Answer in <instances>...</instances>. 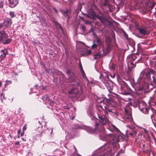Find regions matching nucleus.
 <instances>
[{
    "mask_svg": "<svg viewBox=\"0 0 156 156\" xmlns=\"http://www.w3.org/2000/svg\"><path fill=\"white\" fill-rule=\"evenodd\" d=\"M95 122V131L100 132L101 136H102V133H104L105 129L102 126L105 124L108 121V118L105 115L101 114V112L98 114V118H95L94 119Z\"/></svg>",
    "mask_w": 156,
    "mask_h": 156,
    "instance_id": "nucleus-1",
    "label": "nucleus"
},
{
    "mask_svg": "<svg viewBox=\"0 0 156 156\" xmlns=\"http://www.w3.org/2000/svg\"><path fill=\"white\" fill-rule=\"evenodd\" d=\"M155 71L153 69H145L141 73L140 77L143 76L145 80L150 82H153V85H154V87H156V81L155 80Z\"/></svg>",
    "mask_w": 156,
    "mask_h": 156,
    "instance_id": "nucleus-2",
    "label": "nucleus"
},
{
    "mask_svg": "<svg viewBox=\"0 0 156 156\" xmlns=\"http://www.w3.org/2000/svg\"><path fill=\"white\" fill-rule=\"evenodd\" d=\"M87 17L93 20H95L96 18H98L100 21L101 23L105 25V26H106L107 25L108 23L110 24H112L110 21L107 20L102 16L96 15L94 13H93L91 15L89 14L88 15Z\"/></svg>",
    "mask_w": 156,
    "mask_h": 156,
    "instance_id": "nucleus-3",
    "label": "nucleus"
},
{
    "mask_svg": "<svg viewBox=\"0 0 156 156\" xmlns=\"http://www.w3.org/2000/svg\"><path fill=\"white\" fill-rule=\"evenodd\" d=\"M139 108L145 114H149V112H154L155 110L152 108H147L146 103L144 101H141L139 104Z\"/></svg>",
    "mask_w": 156,
    "mask_h": 156,
    "instance_id": "nucleus-4",
    "label": "nucleus"
},
{
    "mask_svg": "<svg viewBox=\"0 0 156 156\" xmlns=\"http://www.w3.org/2000/svg\"><path fill=\"white\" fill-rule=\"evenodd\" d=\"M116 106L115 105H112V107H105V106L104 108H102L103 110L105 112L107 113H110L112 114L117 115L118 114V112L115 107Z\"/></svg>",
    "mask_w": 156,
    "mask_h": 156,
    "instance_id": "nucleus-5",
    "label": "nucleus"
},
{
    "mask_svg": "<svg viewBox=\"0 0 156 156\" xmlns=\"http://www.w3.org/2000/svg\"><path fill=\"white\" fill-rule=\"evenodd\" d=\"M129 88L125 83L124 82L121 86V94L123 95H127L129 94L128 92L129 90Z\"/></svg>",
    "mask_w": 156,
    "mask_h": 156,
    "instance_id": "nucleus-6",
    "label": "nucleus"
},
{
    "mask_svg": "<svg viewBox=\"0 0 156 156\" xmlns=\"http://www.w3.org/2000/svg\"><path fill=\"white\" fill-rule=\"evenodd\" d=\"M102 5L103 7L108 8L109 12L112 11L113 9V6L110 4L109 0H105Z\"/></svg>",
    "mask_w": 156,
    "mask_h": 156,
    "instance_id": "nucleus-7",
    "label": "nucleus"
},
{
    "mask_svg": "<svg viewBox=\"0 0 156 156\" xmlns=\"http://www.w3.org/2000/svg\"><path fill=\"white\" fill-rule=\"evenodd\" d=\"M42 126L36 128L34 131V133L38 137H41L42 136V134L44 131L42 128Z\"/></svg>",
    "mask_w": 156,
    "mask_h": 156,
    "instance_id": "nucleus-8",
    "label": "nucleus"
},
{
    "mask_svg": "<svg viewBox=\"0 0 156 156\" xmlns=\"http://www.w3.org/2000/svg\"><path fill=\"white\" fill-rule=\"evenodd\" d=\"M142 87H140L138 88V90L141 91L143 90H144L145 91L149 90V86L148 83L147 82H143L142 83Z\"/></svg>",
    "mask_w": 156,
    "mask_h": 156,
    "instance_id": "nucleus-9",
    "label": "nucleus"
},
{
    "mask_svg": "<svg viewBox=\"0 0 156 156\" xmlns=\"http://www.w3.org/2000/svg\"><path fill=\"white\" fill-rule=\"evenodd\" d=\"M12 20L7 18L4 20L3 23L5 26V28H6L9 27L12 24Z\"/></svg>",
    "mask_w": 156,
    "mask_h": 156,
    "instance_id": "nucleus-10",
    "label": "nucleus"
},
{
    "mask_svg": "<svg viewBox=\"0 0 156 156\" xmlns=\"http://www.w3.org/2000/svg\"><path fill=\"white\" fill-rule=\"evenodd\" d=\"M9 37L8 34L4 30L0 31V41H2L3 39Z\"/></svg>",
    "mask_w": 156,
    "mask_h": 156,
    "instance_id": "nucleus-11",
    "label": "nucleus"
},
{
    "mask_svg": "<svg viewBox=\"0 0 156 156\" xmlns=\"http://www.w3.org/2000/svg\"><path fill=\"white\" fill-rule=\"evenodd\" d=\"M137 29L138 30L139 33L141 34L145 35L148 34L147 31L145 29L143 28H140V27H137Z\"/></svg>",
    "mask_w": 156,
    "mask_h": 156,
    "instance_id": "nucleus-12",
    "label": "nucleus"
},
{
    "mask_svg": "<svg viewBox=\"0 0 156 156\" xmlns=\"http://www.w3.org/2000/svg\"><path fill=\"white\" fill-rule=\"evenodd\" d=\"M91 54V50H86L83 51L81 54V56H87Z\"/></svg>",
    "mask_w": 156,
    "mask_h": 156,
    "instance_id": "nucleus-13",
    "label": "nucleus"
},
{
    "mask_svg": "<svg viewBox=\"0 0 156 156\" xmlns=\"http://www.w3.org/2000/svg\"><path fill=\"white\" fill-rule=\"evenodd\" d=\"M19 0H12V1H10V5L12 8L15 7L18 4Z\"/></svg>",
    "mask_w": 156,
    "mask_h": 156,
    "instance_id": "nucleus-14",
    "label": "nucleus"
},
{
    "mask_svg": "<svg viewBox=\"0 0 156 156\" xmlns=\"http://www.w3.org/2000/svg\"><path fill=\"white\" fill-rule=\"evenodd\" d=\"M5 39V40L4 39H3L2 41H1L4 45L10 44L12 41V38H7Z\"/></svg>",
    "mask_w": 156,
    "mask_h": 156,
    "instance_id": "nucleus-15",
    "label": "nucleus"
},
{
    "mask_svg": "<svg viewBox=\"0 0 156 156\" xmlns=\"http://www.w3.org/2000/svg\"><path fill=\"white\" fill-rule=\"evenodd\" d=\"M1 52L3 53L0 56V58H4L6 57V55L8 54V51L5 49H2Z\"/></svg>",
    "mask_w": 156,
    "mask_h": 156,
    "instance_id": "nucleus-16",
    "label": "nucleus"
},
{
    "mask_svg": "<svg viewBox=\"0 0 156 156\" xmlns=\"http://www.w3.org/2000/svg\"><path fill=\"white\" fill-rule=\"evenodd\" d=\"M136 58L137 57H136V55L133 54L130 55L128 57V58L129 61H133L136 59Z\"/></svg>",
    "mask_w": 156,
    "mask_h": 156,
    "instance_id": "nucleus-17",
    "label": "nucleus"
},
{
    "mask_svg": "<svg viewBox=\"0 0 156 156\" xmlns=\"http://www.w3.org/2000/svg\"><path fill=\"white\" fill-rule=\"evenodd\" d=\"M107 48L106 49V53L105 54H108L109 52L112 49V45L111 43H107Z\"/></svg>",
    "mask_w": 156,
    "mask_h": 156,
    "instance_id": "nucleus-18",
    "label": "nucleus"
},
{
    "mask_svg": "<svg viewBox=\"0 0 156 156\" xmlns=\"http://www.w3.org/2000/svg\"><path fill=\"white\" fill-rule=\"evenodd\" d=\"M69 11L67 9H66L65 10H63L62 11V13L64 15V16L66 18H67L68 19L69 18Z\"/></svg>",
    "mask_w": 156,
    "mask_h": 156,
    "instance_id": "nucleus-19",
    "label": "nucleus"
},
{
    "mask_svg": "<svg viewBox=\"0 0 156 156\" xmlns=\"http://www.w3.org/2000/svg\"><path fill=\"white\" fill-rule=\"evenodd\" d=\"M42 99L44 101H46V103H47V101H50L48 96L47 94L43 96L42 97Z\"/></svg>",
    "mask_w": 156,
    "mask_h": 156,
    "instance_id": "nucleus-20",
    "label": "nucleus"
},
{
    "mask_svg": "<svg viewBox=\"0 0 156 156\" xmlns=\"http://www.w3.org/2000/svg\"><path fill=\"white\" fill-rule=\"evenodd\" d=\"M130 129L131 130L132 132L135 134V135H136L137 133V131L136 128L135 127H132L130 128Z\"/></svg>",
    "mask_w": 156,
    "mask_h": 156,
    "instance_id": "nucleus-21",
    "label": "nucleus"
},
{
    "mask_svg": "<svg viewBox=\"0 0 156 156\" xmlns=\"http://www.w3.org/2000/svg\"><path fill=\"white\" fill-rule=\"evenodd\" d=\"M93 56L94 59H96L97 58H99L101 56V55L100 53H99L94 54Z\"/></svg>",
    "mask_w": 156,
    "mask_h": 156,
    "instance_id": "nucleus-22",
    "label": "nucleus"
},
{
    "mask_svg": "<svg viewBox=\"0 0 156 156\" xmlns=\"http://www.w3.org/2000/svg\"><path fill=\"white\" fill-rule=\"evenodd\" d=\"M45 71L46 73L49 74H51L54 72L52 69H46Z\"/></svg>",
    "mask_w": 156,
    "mask_h": 156,
    "instance_id": "nucleus-23",
    "label": "nucleus"
},
{
    "mask_svg": "<svg viewBox=\"0 0 156 156\" xmlns=\"http://www.w3.org/2000/svg\"><path fill=\"white\" fill-rule=\"evenodd\" d=\"M9 14L11 18H13L16 16V15L15 14L14 12H13L10 11L9 12Z\"/></svg>",
    "mask_w": 156,
    "mask_h": 156,
    "instance_id": "nucleus-24",
    "label": "nucleus"
},
{
    "mask_svg": "<svg viewBox=\"0 0 156 156\" xmlns=\"http://www.w3.org/2000/svg\"><path fill=\"white\" fill-rule=\"evenodd\" d=\"M96 42L97 44H98L99 45H101L102 41L101 40L98 38H97V40L96 41Z\"/></svg>",
    "mask_w": 156,
    "mask_h": 156,
    "instance_id": "nucleus-25",
    "label": "nucleus"
},
{
    "mask_svg": "<svg viewBox=\"0 0 156 156\" xmlns=\"http://www.w3.org/2000/svg\"><path fill=\"white\" fill-rule=\"evenodd\" d=\"M5 26L4 25L3 23H0V31H2V30H1L2 29H5Z\"/></svg>",
    "mask_w": 156,
    "mask_h": 156,
    "instance_id": "nucleus-26",
    "label": "nucleus"
},
{
    "mask_svg": "<svg viewBox=\"0 0 156 156\" xmlns=\"http://www.w3.org/2000/svg\"><path fill=\"white\" fill-rule=\"evenodd\" d=\"M106 43L107 44V43H111V38L109 37H107L106 38Z\"/></svg>",
    "mask_w": 156,
    "mask_h": 156,
    "instance_id": "nucleus-27",
    "label": "nucleus"
},
{
    "mask_svg": "<svg viewBox=\"0 0 156 156\" xmlns=\"http://www.w3.org/2000/svg\"><path fill=\"white\" fill-rule=\"evenodd\" d=\"M55 24L56 26H58V27L59 28H60L61 30H62V28L60 24H59L56 21H55Z\"/></svg>",
    "mask_w": 156,
    "mask_h": 156,
    "instance_id": "nucleus-28",
    "label": "nucleus"
},
{
    "mask_svg": "<svg viewBox=\"0 0 156 156\" xmlns=\"http://www.w3.org/2000/svg\"><path fill=\"white\" fill-rule=\"evenodd\" d=\"M99 53H100L101 54H102V55H106L105 54L106 53V52H105L104 49L103 48L101 50Z\"/></svg>",
    "mask_w": 156,
    "mask_h": 156,
    "instance_id": "nucleus-29",
    "label": "nucleus"
},
{
    "mask_svg": "<svg viewBox=\"0 0 156 156\" xmlns=\"http://www.w3.org/2000/svg\"><path fill=\"white\" fill-rule=\"evenodd\" d=\"M97 46V45L96 44L95 42L94 41L93 42V44L91 46V47L92 49L95 48Z\"/></svg>",
    "mask_w": 156,
    "mask_h": 156,
    "instance_id": "nucleus-30",
    "label": "nucleus"
},
{
    "mask_svg": "<svg viewBox=\"0 0 156 156\" xmlns=\"http://www.w3.org/2000/svg\"><path fill=\"white\" fill-rule=\"evenodd\" d=\"M47 103L50 104L51 105H54V102L53 101L50 100L49 101H47Z\"/></svg>",
    "mask_w": 156,
    "mask_h": 156,
    "instance_id": "nucleus-31",
    "label": "nucleus"
},
{
    "mask_svg": "<svg viewBox=\"0 0 156 156\" xmlns=\"http://www.w3.org/2000/svg\"><path fill=\"white\" fill-rule=\"evenodd\" d=\"M74 89L73 88L71 89V90L70 91L68 92V93L69 94H72L74 93Z\"/></svg>",
    "mask_w": 156,
    "mask_h": 156,
    "instance_id": "nucleus-32",
    "label": "nucleus"
},
{
    "mask_svg": "<svg viewBox=\"0 0 156 156\" xmlns=\"http://www.w3.org/2000/svg\"><path fill=\"white\" fill-rule=\"evenodd\" d=\"M111 68L112 70H114L115 69V64H112L111 66Z\"/></svg>",
    "mask_w": 156,
    "mask_h": 156,
    "instance_id": "nucleus-33",
    "label": "nucleus"
},
{
    "mask_svg": "<svg viewBox=\"0 0 156 156\" xmlns=\"http://www.w3.org/2000/svg\"><path fill=\"white\" fill-rule=\"evenodd\" d=\"M4 58H1L0 59V66H1V64H2L4 63V60H3Z\"/></svg>",
    "mask_w": 156,
    "mask_h": 156,
    "instance_id": "nucleus-34",
    "label": "nucleus"
},
{
    "mask_svg": "<svg viewBox=\"0 0 156 156\" xmlns=\"http://www.w3.org/2000/svg\"><path fill=\"white\" fill-rule=\"evenodd\" d=\"M155 4V3L154 2H153L152 3L151 5V6H150V8H151V9H152L154 7V6Z\"/></svg>",
    "mask_w": 156,
    "mask_h": 156,
    "instance_id": "nucleus-35",
    "label": "nucleus"
},
{
    "mask_svg": "<svg viewBox=\"0 0 156 156\" xmlns=\"http://www.w3.org/2000/svg\"><path fill=\"white\" fill-rule=\"evenodd\" d=\"M3 4L2 1L0 2V8H2L3 7Z\"/></svg>",
    "mask_w": 156,
    "mask_h": 156,
    "instance_id": "nucleus-36",
    "label": "nucleus"
},
{
    "mask_svg": "<svg viewBox=\"0 0 156 156\" xmlns=\"http://www.w3.org/2000/svg\"><path fill=\"white\" fill-rule=\"evenodd\" d=\"M60 74L61 76H62V78H63L64 79H65L66 78H65L64 74L62 72H60Z\"/></svg>",
    "mask_w": 156,
    "mask_h": 156,
    "instance_id": "nucleus-37",
    "label": "nucleus"
},
{
    "mask_svg": "<svg viewBox=\"0 0 156 156\" xmlns=\"http://www.w3.org/2000/svg\"><path fill=\"white\" fill-rule=\"evenodd\" d=\"M27 129V125H25L23 127V130L24 131V130H26Z\"/></svg>",
    "mask_w": 156,
    "mask_h": 156,
    "instance_id": "nucleus-38",
    "label": "nucleus"
},
{
    "mask_svg": "<svg viewBox=\"0 0 156 156\" xmlns=\"http://www.w3.org/2000/svg\"><path fill=\"white\" fill-rule=\"evenodd\" d=\"M117 139L116 140L117 142H119L120 141L119 140V138L120 137V136H119V135H117Z\"/></svg>",
    "mask_w": 156,
    "mask_h": 156,
    "instance_id": "nucleus-39",
    "label": "nucleus"
},
{
    "mask_svg": "<svg viewBox=\"0 0 156 156\" xmlns=\"http://www.w3.org/2000/svg\"><path fill=\"white\" fill-rule=\"evenodd\" d=\"M82 29L84 32L86 30L85 27L84 26H82Z\"/></svg>",
    "mask_w": 156,
    "mask_h": 156,
    "instance_id": "nucleus-40",
    "label": "nucleus"
},
{
    "mask_svg": "<svg viewBox=\"0 0 156 156\" xmlns=\"http://www.w3.org/2000/svg\"><path fill=\"white\" fill-rule=\"evenodd\" d=\"M80 69V70H81V73L82 74V75H83V76L84 77V76H83V74H85V73H84V71L83 69V68H82V69Z\"/></svg>",
    "mask_w": 156,
    "mask_h": 156,
    "instance_id": "nucleus-41",
    "label": "nucleus"
},
{
    "mask_svg": "<svg viewBox=\"0 0 156 156\" xmlns=\"http://www.w3.org/2000/svg\"><path fill=\"white\" fill-rule=\"evenodd\" d=\"M79 67L80 68V69H82V68H83V67H82V64L81 63V62H80V63H79Z\"/></svg>",
    "mask_w": 156,
    "mask_h": 156,
    "instance_id": "nucleus-42",
    "label": "nucleus"
},
{
    "mask_svg": "<svg viewBox=\"0 0 156 156\" xmlns=\"http://www.w3.org/2000/svg\"><path fill=\"white\" fill-rule=\"evenodd\" d=\"M95 24L96 25V26H99L100 25L99 23L98 22H96L95 23Z\"/></svg>",
    "mask_w": 156,
    "mask_h": 156,
    "instance_id": "nucleus-43",
    "label": "nucleus"
},
{
    "mask_svg": "<svg viewBox=\"0 0 156 156\" xmlns=\"http://www.w3.org/2000/svg\"><path fill=\"white\" fill-rule=\"evenodd\" d=\"M129 62H130V64L131 65H133L132 67H133L134 66V65L133 64V61H129Z\"/></svg>",
    "mask_w": 156,
    "mask_h": 156,
    "instance_id": "nucleus-44",
    "label": "nucleus"
},
{
    "mask_svg": "<svg viewBox=\"0 0 156 156\" xmlns=\"http://www.w3.org/2000/svg\"><path fill=\"white\" fill-rule=\"evenodd\" d=\"M124 152V151L122 150L121 149L120 151L119 152V153H118V154H119V155L120 153H123Z\"/></svg>",
    "mask_w": 156,
    "mask_h": 156,
    "instance_id": "nucleus-45",
    "label": "nucleus"
},
{
    "mask_svg": "<svg viewBox=\"0 0 156 156\" xmlns=\"http://www.w3.org/2000/svg\"><path fill=\"white\" fill-rule=\"evenodd\" d=\"M124 33V35H125V36H126V39H128V35L127 34H126V33Z\"/></svg>",
    "mask_w": 156,
    "mask_h": 156,
    "instance_id": "nucleus-46",
    "label": "nucleus"
},
{
    "mask_svg": "<svg viewBox=\"0 0 156 156\" xmlns=\"http://www.w3.org/2000/svg\"><path fill=\"white\" fill-rule=\"evenodd\" d=\"M129 135H130L131 136H135V134H134L132 132H131V133H129Z\"/></svg>",
    "mask_w": 156,
    "mask_h": 156,
    "instance_id": "nucleus-47",
    "label": "nucleus"
},
{
    "mask_svg": "<svg viewBox=\"0 0 156 156\" xmlns=\"http://www.w3.org/2000/svg\"><path fill=\"white\" fill-rule=\"evenodd\" d=\"M71 73V71H70L69 70H68L66 71V73L67 74H70Z\"/></svg>",
    "mask_w": 156,
    "mask_h": 156,
    "instance_id": "nucleus-48",
    "label": "nucleus"
},
{
    "mask_svg": "<svg viewBox=\"0 0 156 156\" xmlns=\"http://www.w3.org/2000/svg\"><path fill=\"white\" fill-rule=\"evenodd\" d=\"M53 10L55 11V12L57 13H58V11L57 10V9H56V8L55 7L53 8Z\"/></svg>",
    "mask_w": 156,
    "mask_h": 156,
    "instance_id": "nucleus-49",
    "label": "nucleus"
},
{
    "mask_svg": "<svg viewBox=\"0 0 156 156\" xmlns=\"http://www.w3.org/2000/svg\"><path fill=\"white\" fill-rule=\"evenodd\" d=\"M15 144L16 145H18L20 144V142L19 141H17L15 143Z\"/></svg>",
    "mask_w": 156,
    "mask_h": 156,
    "instance_id": "nucleus-50",
    "label": "nucleus"
},
{
    "mask_svg": "<svg viewBox=\"0 0 156 156\" xmlns=\"http://www.w3.org/2000/svg\"><path fill=\"white\" fill-rule=\"evenodd\" d=\"M125 1V0H121V1H120V2L122 4H124V2Z\"/></svg>",
    "mask_w": 156,
    "mask_h": 156,
    "instance_id": "nucleus-51",
    "label": "nucleus"
},
{
    "mask_svg": "<svg viewBox=\"0 0 156 156\" xmlns=\"http://www.w3.org/2000/svg\"><path fill=\"white\" fill-rule=\"evenodd\" d=\"M38 87V85H35V89H37V87Z\"/></svg>",
    "mask_w": 156,
    "mask_h": 156,
    "instance_id": "nucleus-52",
    "label": "nucleus"
},
{
    "mask_svg": "<svg viewBox=\"0 0 156 156\" xmlns=\"http://www.w3.org/2000/svg\"><path fill=\"white\" fill-rule=\"evenodd\" d=\"M113 128L115 129H118L117 127L115 126H113Z\"/></svg>",
    "mask_w": 156,
    "mask_h": 156,
    "instance_id": "nucleus-53",
    "label": "nucleus"
},
{
    "mask_svg": "<svg viewBox=\"0 0 156 156\" xmlns=\"http://www.w3.org/2000/svg\"><path fill=\"white\" fill-rule=\"evenodd\" d=\"M24 134V131H23V132H22L21 134V136H23V134Z\"/></svg>",
    "mask_w": 156,
    "mask_h": 156,
    "instance_id": "nucleus-54",
    "label": "nucleus"
},
{
    "mask_svg": "<svg viewBox=\"0 0 156 156\" xmlns=\"http://www.w3.org/2000/svg\"><path fill=\"white\" fill-rule=\"evenodd\" d=\"M108 136H109L111 137H113L114 136L112 134H108Z\"/></svg>",
    "mask_w": 156,
    "mask_h": 156,
    "instance_id": "nucleus-55",
    "label": "nucleus"
},
{
    "mask_svg": "<svg viewBox=\"0 0 156 156\" xmlns=\"http://www.w3.org/2000/svg\"><path fill=\"white\" fill-rule=\"evenodd\" d=\"M65 107V109H69V108L68 106H66Z\"/></svg>",
    "mask_w": 156,
    "mask_h": 156,
    "instance_id": "nucleus-56",
    "label": "nucleus"
},
{
    "mask_svg": "<svg viewBox=\"0 0 156 156\" xmlns=\"http://www.w3.org/2000/svg\"><path fill=\"white\" fill-rule=\"evenodd\" d=\"M153 116V114H151V118L152 120V116Z\"/></svg>",
    "mask_w": 156,
    "mask_h": 156,
    "instance_id": "nucleus-57",
    "label": "nucleus"
},
{
    "mask_svg": "<svg viewBox=\"0 0 156 156\" xmlns=\"http://www.w3.org/2000/svg\"><path fill=\"white\" fill-rule=\"evenodd\" d=\"M21 132V130H19L18 131V133H20Z\"/></svg>",
    "mask_w": 156,
    "mask_h": 156,
    "instance_id": "nucleus-58",
    "label": "nucleus"
},
{
    "mask_svg": "<svg viewBox=\"0 0 156 156\" xmlns=\"http://www.w3.org/2000/svg\"><path fill=\"white\" fill-rule=\"evenodd\" d=\"M154 53L156 54V49L154 51Z\"/></svg>",
    "mask_w": 156,
    "mask_h": 156,
    "instance_id": "nucleus-59",
    "label": "nucleus"
},
{
    "mask_svg": "<svg viewBox=\"0 0 156 156\" xmlns=\"http://www.w3.org/2000/svg\"><path fill=\"white\" fill-rule=\"evenodd\" d=\"M51 134L52 133V132H53V129H51Z\"/></svg>",
    "mask_w": 156,
    "mask_h": 156,
    "instance_id": "nucleus-60",
    "label": "nucleus"
},
{
    "mask_svg": "<svg viewBox=\"0 0 156 156\" xmlns=\"http://www.w3.org/2000/svg\"><path fill=\"white\" fill-rule=\"evenodd\" d=\"M145 132L146 133H148V132H147V131L146 130H145Z\"/></svg>",
    "mask_w": 156,
    "mask_h": 156,
    "instance_id": "nucleus-61",
    "label": "nucleus"
},
{
    "mask_svg": "<svg viewBox=\"0 0 156 156\" xmlns=\"http://www.w3.org/2000/svg\"><path fill=\"white\" fill-rule=\"evenodd\" d=\"M116 156H119V154H117L116 155Z\"/></svg>",
    "mask_w": 156,
    "mask_h": 156,
    "instance_id": "nucleus-62",
    "label": "nucleus"
},
{
    "mask_svg": "<svg viewBox=\"0 0 156 156\" xmlns=\"http://www.w3.org/2000/svg\"><path fill=\"white\" fill-rule=\"evenodd\" d=\"M125 111L126 112H127V111H128V110L127 109H125Z\"/></svg>",
    "mask_w": 156,
    "mask_h": 156,
    "instance_id": "nucleus-63",
    "label": "nucleus"
},
{
    "mask_svg": "<svg viewBox=\"0 0 156 156\" xmlns=\"http://www.w3.org/2000/svg\"><path fill=\"white\" fill-rule=\"evenodd\" d=\"M154 59H156V56L154 57Z\"/></svg>",
    "mask_w": 156,
    "mask_h": 156,
    "instance_id": "nucleus-64",
    "label": "nucleus"
}]
</instances>
